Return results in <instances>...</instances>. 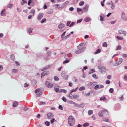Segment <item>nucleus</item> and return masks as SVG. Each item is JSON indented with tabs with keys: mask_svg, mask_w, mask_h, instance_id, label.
<instances>
[{
	"mask_svg": "<svg viewBox=\"0 0 127 127\" xmlns=\"http://www.w3.org/2000/svg\"><path fill=\"white\" fill-rule=\"evenodd\" d=\"M85 89V88L84 87L82 86L79 88V90L80 91H81L83 90H84Z\"/></svg>",
	"mask_w": 127,
	"mask_h": 127,
	"instance_id": "nucleus-25",
	"label": "nucleus"
},
{
	"mask_svg": "<svg viewBox=\"0 0 127 127\" xmlns=\"http://www.w3.org/2000/svg\"><path fill=\"white\" fill-rule=\"evenodd\" d=\"M47 117L48 119H51L52 118L54 115L53 113H48L47 115Z\"/></svg>",
	"mask_w": 127,
	"mask_h": 127,
	"instance_id": "nucleus-4",
	"label": "nucleus"
},
{
	"mask_svg": "<svg viewBox=\"0 0 127 127\" xmlns=\"http://www.w3.org/2000/svg\"><path fill=\"white\" fill-rule=\"evenodd\" d=\"M104 87V86L102 85H97L95 86L94 88L95 89L102 88Z\"/></svg>",
	"mask_w": 127,
	"mask_h": 127,
	"instance_id": "nucleus-6",
	"label": "nucleus"
},
{
	"mask_svg": "<svg viewBox=\"0 0 127 127\" xmlns=\"http://www.w3.org/2000/svg\"><path fill=\"white\" fill-rule=\"evenodd\" d=\"M75 119L74 117L72 115L69 116L68 118V122L69 125L73 126L75 123Z\"/></svg>",
	"mask_w": 127,
	"mask_h": 127,
	"instance_id": "nucleus-1",
	"label": "nucleus"
},
{
	"mask_svg": "<svg viewBox=\"0 0 127 127\" xmlns=\"http://www.w3.org/2000/svg\"><path fill=\"white\" fill-rule=\"evenodd\" d=\"M124 79L126 80H127V74H126L124 76Z\"/></svg>",
	"mask_w": 127,
	"mask_h": 127,
	"instance_id": "nucleus-63",
	"label": "nucleus"
},
{
	"mask_svg": "<svg viewBox=\"0 0 127 127\" xmlns=\"http://www.w3.org/2000/svg\"><path fill=\"white\" fill-rule=\"evenodd\" d=\"M92 76L93 77L96 79H97L98 78V77L97 76L96 74H93Z\"/></svg>",
	"mask_w": 127,
	"mask_h": 127,
	"instance_id": "nucleus-34",
	"label": "nucleus"
},
{
	"mask_svg": "<svg viewBox=\"0 0 127 127\" xmlns=\"http://www.w3.org/2000/svg\"><path fill=\"white\" fill-rule=\"evenodd\" d=\"M11 59L13 61H14L15 60V57L12 54L10 56Z\"/></svg>",
	"mask_w": 127,
	"mask_h": 127,
	"instance_id": "nucleus-26",
	"label": "nucleus"
},
{
	"mask_svg": "<svg viewBox=\"0 0 127 127\" xmlns=\"http://www.w3.org/2000/svg\"><path fill=\"white\" fill-rule=\"evenodd\" d=\"M43 14L42 13H40L37 17V19L39 20H41V18L43 17Z\"/></svg>",
	"mask_w": 127,
	"mask_h": 127,
	"instance_id": "nucleus-9",
	"label": "nucleus"
},
{
	"mask_svg": "<svg viewBox=\"0 0 127 127\" xmlns=\"http://www.w3.org/2000/svg\"><path fill=\"white\" fill-rule=\"evenodd\" d=\"M58 27L59 29H61L64 27V25L62 23H61L59 25Z\"/></svg>",
	"mask_w": 127,
	"mask_h": 127,
	"instance_id": "nucleus-16",
	"label": "nucleus"
},
{
	"mask_svg": "<svg viewBox=\"0 0 127 127\" xmlns=\"http://www.w3.org/2000/svg\"><path fill=\"white\" fill-rule=\"evenodd\" d=\"M59 6V4H56L54 5V6L56 8H57Z\"/></svg>",
	"mask_w": 127,
	"mask_h": 127,
	"instance_id": "nucleus-64",
	"label": "nucleus"
},
{
	"mask_svg": "<svg viewBox=\"0 0 127 127\" xmlns=\"http://www.w3.org/2000/svg\"><path fill=\"white\" fill-rule=\"evenodd\" d=\"M100 100L105 101L106 100V97L105 96H103L100 98Z\"/></svg>",
	"mask_w": 127,
	"mask_h": 127,
	"instance_id": "nucleus-28",
	"label": "nucleus"
},
{
	"mask_svg": "<svg viewBox=\"0 0 127 127\" xmlns=\"http://www.w3.org/2000/svg\"><path fill=\"white\" fill-rule=\"evenodd\" d=\"M83 45V43H81L79 46L77 47V48L78 49H84V50L85 49V48L84 47H83L82 46Z\"/></svg>",
	"mask_w": 127,
	"mask_h": 127,
	"instance_id": "nucleus-11",
	"label": "nucleus"
},
{
	"mask_svg": "<svg viewBox=\"0 0 127 127\" xmlns=\"http://www.w3.org/2000/svg\"><path fill=\"white\" fill-rule=\"evenodd\" d=\"M119 33L120 34H124V36H125L126 34V32L122 30H120L118 31Z\"/></svg>",
	"mask_w": 127,
	"mask_h": 127,
	"instance_id": "nucleus-8",
	"label": "nucleus"
},
{
	"mask_svg": "<svg viewBox=\"0 0 127 127\" xmlns=\"http://www.w3.org/2000/svg\"><path fill=\"white\" fill-rule=\"evenodd\" d=\"M33 29L32 28H30L28 30L29 32V33H31L32 32V30Z\"/></svg>",
	"mask_w": 127,
	"mask_h": 127,
	"instance_id": "nucleus-39",
	"label": "nucleus"
},
{
	"mask_svg": "<svg viewBox=\"0 0 127 127\" xmlns=\"http://www.w3.org/2000/svg\"><path fill=\"white\" fill-rule=\"evenodd\" d=\"M109 91L111 93H112L113 92V89L112 88H111L109 90Z\"/></svg>",
	"mask_w": 127,
	"mask_h": 127,
	"instance_id": "nucleus-45",
	"label": "nucleus"
},
{
	"mask_svg": "<svg viewBox=\"0 0 127 127\" xmlns=\"http://www.w3.org/2000/svg\"><path fill=\"white\" fill-rule=\"evenodd\" d=\"M89 124L88 123H85L84 124L83 126L84 127H86L89 126Z\"/></svg>",
	"mask_w": 127,
	"mask_h": 127,
	"instance_id": "nucleus-33",
	"label": "nucleus"
},
{
	"mask_svg": "<svg viewBox=\"0 0 127 127\" xmlns=\"http://www.w3.org/2000/svg\"><path fill=\"white\" fill-rule=\"evenodd\" d=\"M53 85L51 83H49L47 85V87L48 88H51L53 86Z\"/></svg>",
	"mask_w": 127,
	"mask_h": 127,
	"instance_id": "nucleus-18",
	"label": "nucleus"
},
{
	"mask_svg": "<svg viewBox=\"0 0 127 127\" xmlns=\"http://www.w3.org/2000/svg\"><path fill=\"white\" fill-rule=\"evenodd\" d=\"M47 6L46 4H44L43 6V8L44 9H47Z\"/></svg>",
	"mask_w": 127,
	"mask_h": 127,
	"instance_id": "nucleus-59",
	"label": "nucleus"
},
{
	"mask_svg": "<svg viewBox=\"0 0 127 127\" xmlns=\"http://www.w3.org/2000/svg\"><path fill=\"white\" fill-rule=\"evenodd\" d=\"M29 85L26 84V83L24 85V87H27L29 86Z\"/></svg>",
	"mask_w": 127,
	"mask_h": 127,
	"instance_id": "nucleus-61",
	"label": "nucleus"
},
{
	"mask_svg": "<svg viewBox=\"0 0 127 127\" xmlns=\"http://www.w3.org/2000/svg\"><path fill=\"white\" fill-rule=\"evenodd\" d=\"M35 10L34 9H32L31 10V12H30L31 13H32V14H33V16L35 14Z\"/></svg>",
	"mask_w": 127,
	"mask_h": 127,
	"instance_id": "nucleus-23",
	"label": "nucleus"
},
{
	"mask_svg": "<svg viewBox=\"0 0 127 127\" xmlns=\"http://www.w3.org/2000/svg\"><path fill=\"white\" fill-rule=\"evenodd\" d=\"M59 87L58 86H57V88L56 87H54V89H55V91L56 92H58L59 91Z\"/></svg>",
	"mask_w": 127,
	"mask_h": 127,
	"instance_id": "nucleus-30",
	"label": "nucleus"
},
{
	"mask_svg": "<svg viewBox=\"0 0 127 127\" xmlns=\"http://www.w3.org/2000/svg\"><path fill=\"white\" fill-rule=\"evenodd\" d=\"M82 19H80L79 20H78L77 21V23H80L81 22V21H82Z\"/></svg>",
	"mask_w": 127,
	"mask_h": 127,
	"instance_id": "nucleus-57",
	"label": "nucleus"
},
{
	"mask_svg": "<svg viewBox=\"0 0 127 127\" xmlns=\"http://www.w3.org/2000/svg\"><path fill=\"white\" fill-rule=\"evenodd\" d=\"M62 99L63 100V101L64 102H66V99L65 97H62Z\"/></svg>",
	"mask_w": 127,
	"mask_h": 127,
	"instance_id": "nucleus-46",
	"label": "nucleus"
},
{
	"mask_svg": "<svg viewBox=\"0 0 127 127\" xmlns=\"http://www.w3.org/2000/svg\"><path fill=\"white\" fill-rule=\"evenodd\" d=\"M59 108L61 110H63V109L62 106L61 105H59Z\"/></svg>",
	"mask_w": 127,
	"mask_h": 127,
	"instance_id": "nucleus-55",
	"label": "nucleus"
},
{
	"mask_svg": "<svg viewBox=\"0 0 127 127\" xmlns=\"http://www.w3.org/2000/svg\"><path fill=\"white\" fill-rule=\"evenodd\" d=\"M122 18L124 20H127V18H126L125 14L124 12H122Z\"/></svg>",
	"mask_w": 127,
	"mask_h": 127,
	"instance_id": "nucleus-12",
	"label": "nucleus"
},
{
	"mask_svg": "<svg viewBox=\"0 0 127 127\" xmlns=\"http://www.w3.org/2000/svg\"><path fill=\"white\" fill-rule=\"evenodd\" d=\"M112 6H111V8L112 9H114L115 8V5L112 2Z\"/></svg>",
	"mask_w": 127,
	"mask_h": 127,
	"instance_id": "nucleus-41",
	"label": "nucleus"
},
{
	"mask_svg": "<svg viewBox=\"0 0 127 127\" xmlns=\"http://www.w3.org/2000/svg\"><path fill=\"white\" fill-rule=\"evenodd\" d=\"M78 89V87L76 88L74 90L73 89V90H70V91L71 92H70V93L71 94L73 92H76L77 91V90Z\"/></svg>",
	"mask_w": 127,
	"mask_h": 127,
	"instance_id": "nucleus-27",
	"label": "nucleus"
},
{
	"mask_svg": "<svg viewBox=\"0 0 127 127\" xmlns=\"http://www.w3.org/2000/svg\"><path fill=\"white\" fill-rule=\"evenodd\" d=\"M121 49V46H119L117 48L116 50H120Z\"/></svg>",
	"mask_w": 127,
	"mask_h": 127,
	"instance_id": "nucleus-47",
	"label": "nucleus"
},
{
	"mask_svg": "<svg viewBox=\"0 0 127 127\" xmlns=\"http://www.w3.org/2000/svg\"><path fill=\"white\" fill-rule=\"evenodd\" d=\"M54 79L55 80L58 81L59 80V79L58 77L57 76H55L54 77Z\"/></svg>",
	"mask_w": 127,
	"mask_h": 127,
	"instance_id": "nucleus-44",
	"label": "nucleus"
},
{
	"mask_svg": "<svg viewBox=\"0 0 127 127\" xmlns=\"http://www.w3.org/2000/svg\"><path fill=\"white\" fill-rule=\"evenodd\" d=\"M61 92H63L64 93H66L67 92V91L63 89L62 90Z\"/></svg>",
	"mask_w": 127,
	"mask_h": 127,
	"instance_id": "nucleus-54",
	"label": "nucleus"
},
{
	"mask_svg": "<svg viewBox=\"0 0 127 127\" xmlns=\"http://www.w3.org/2000/svg\"><path fill=\"white\" fill-rule=\"evenodd\" d=\"M102 72H105V68L104 67L101 70Z\"/></svg>",
	"mask_w": 127,
	"mask_h": 127,
	"instance_id": "nucleus-49",
	"label": "nucleus"
},
{
	"mask_svg": "<svg viewBox=\"0 0 127 127\" xmlns=\"http://www.w3.org/2000/svg\"><path fill=\"white\" fill-rule=\"evenodd\" d=\"M82 10V9L80 8H78L77 9V11L78 12H80Z\"/></svg>",
	"mask_w": 127,
	"mask_h": 127,
	"instance_id": "nucleus-52",
	"label": "nucleus"
},
{
	"mask_svg": "<svg viewBox=\"0 0 127 127\" xmlns=\"http://www.w3.org/2000/svg\"><path fill=\"white\" fill-rule=\"evenodd\" d=\"M101 52V50L100 49H98L96 50L95 51V54H98Z\"/></svg>",
	"mask_w": 127,
	"mask_h": 127,
	"instance_id": "nucleus-17",
	"label": "nucleus"
},
{
	"mask_svg": "<svg viewBox=\"0 0 127 127\" xmlns=\"http://www.w3.org/2000/svg\"><path fill=\"white\" fill-rule=\"evenodd\" d=\"M69 62V61L68 60H66L64 61L63 63L64 64L68 63Z\"/></svg>",
	"mask_w": 127,
	"mask_h": 127,
	"instance_id": "nucleus-51",
	"label": "nucleus"
},
{
	"mask_svg": "<svg viewBox=\"0 0 127 127\" xmlns=\"http://www.w3.org/2000/svg\"><path fill=\"white\" fill-rule=\"evenodd\" d=\"M102 46L104 47H107V43L105 42L103 44Z\"/></svg>",
	"mask_w": 127,
	"mask_h": 127,
	"instance_id": "nucleus-36",
	"label": "nucleus"
},
{
	"mask_svg": "<svg viewBox=\"0 0 127 127\" xmlns=\"http://www.w3.org/2000/svg\"><path fill=\"white\" fill-rule=\"evenodd\" d=\"M55 119L54 118L52 119V120L51 121V124H52L55 121Z\"/></svg>",
	"mask_w": 127,
	"mask_h": 127,
	"instance_id": "nucleus-50",
	"label": "nucleus"
},
{
	"mask_svg": "<svg viewBox=\"0 0 127 127\" xmlns=\"http://www.w3.org/2000/svg\"><path fill=\"white\" fill-rule=\"evenodd\" d=\"M72 85V83L70 82H69V86L70 87H71Z\"/></svg>",
	"mask_w": 127,
	"mask_h": 127,
	"instance_id": "nucleus-62",
	"label": "nucleus"
},
{
	"mask_svg": "<svg viewBox=\"0 0 127 127\" xmlns=\"http://www.w3.org/2000/svg\"><path fill=\"white\" fill-rule=\"evenodd\" d=\"M53 12V9H48L47 11V13L49 14H52Z\"/></svg>",
	"mask_w": 127,
	"mask_h": 127,
	"instance_id": "nucleus-14",
	"label": "nucleus"
},
{
	"mask_svg": "<svg viewBox=\"0 0 127 127\" xmlns=\"http://www.w3.org/2000/svg\"><path fill=\"white\" fill-rule=\"evenodd\" d=\"M85 2L84 1H81L79 3V5L80 6H81L83 5L84 4Z\"/></svg>",
	"mask_w": 127,
	"mask_h": 127,
	"instance_id": "nucleus-21",
	"label": "nucleus"
},
{
	"mask_svg": "<svg viewBox=\"0 0 127 127\" xmlns=\"http://www.w3.org/2000/svg\"><path fill=\"white\" fill-rule=\"evenodd\" d=\"M98 68L100 70H101L104 67L103 66H102L101 65H99L98 67Z\"/></svg>",
	"mask_w": 127,
	"mask_h": 127,
	"instance_id": "nucleus-38",
	"label": "nucleus"
},
{
	"mask_svg": "<svg viewBox=\"0 0 127 127\" xmlns=\"http://www.w3.org/2000/svg\"><path fill=\"white\" fill-rule=\"evenodd\" d=\"M79 97L78 95H73V98L77 99Z\"/></svg>",
	"mask_w": 127,
	"mask_h": 127,
	"instance_id": "nucleus-31",
	"label": "nucleus"
},
{
	"mask_svg": "<svg viewBox=\"0 0 127 127\" xmlns=\"http://www.w3.org/2000/svg\"><path fill=\"white\" fill-rule=\"evenodd\" d=\"M74 9L73 7H71L69 8V10L71 11H73Z\"/></svg>",
	"mask_w": 127,
	"mask_h": 127,
	"instance_id": "nucleus-58",
	"label": "nucleus"
},
{
	"mask_svg": "<svg viewBox=\"0 0 127 127\" xmlns=\"http://www.w3.org/2000/svg\"><path fill=\"white\" fill-rule=\"evenodd\" d=\"M91 20V19L89 17H87L86 18L84 19L85 21L86 22H89Z\"/></svg>",
	"mask_w": 127,
	"mask_h": 127,
	"instance_id": "nucleus-19",
	"label": "nucleus"
},
{
	"mask_svg": "<svg viewBox=\"0 0 127 127\" xmlns=\"http://www.w3.org/2000/svg\"><path fill=\"white\" fill-rule=\"evenodd\" d=\"M69 97L71 99H73V95L71 93L69 94Z\"/></svg>",
	"mask_w": 127,
	"mask_h": 127,
	"instance_id": "nucleus-35",
	"label": "nucleus"
},
{
	"mask_svg": "<svg viewBox=\"0 0 127 127\" xmlns=\"http://www.w3.org/2000/svg\"><path fill=\"white\" fill-rule=\"evenodd\" d=\"M66 73L65 71H63L62 73V76L63 77V78L66 80H67L68 78V75H65V74H66Z\"/></svg>",
	"mask_w": 127,
	"mask_h": 127,
	"instance_id": "nucleus-2",
	"label": "nucleus"
},
{
	"mask_svg": "<svg viewBox=\"0 0 127 127\" xmlns=\"http://www.w3.org/2000/svg\"><path fill=\"white\" fill-rule=\"evenodd\" d=\"M18 104V103L17 102L14 101L13 103V107H15L17 106Z\"/></svg>",
	"mask_w": 127,
	"mask_h": 127,
	"instance_id": "nucleus-15",
	"label": "nucleus"
},
{
	"mask_svg": "<svg viewBox=\"0 0 127 127\" xmlns=\"http://www.w3.org/2000/svg\"><path fill=\"white\" fill-rule=\"evenodd\" d=\"M78 49L75 51V53L76 54H78L81 53L83 52L84 51V49Z\"/></svg>",
	"mask_w": 127,
	"mask_h": 127,
	"instance_id": "nucleus-5",
	"label": "nucleus"
},
{
	"mask_svg": "<svg viewBox=\"0 0 127 127\" xmlns=\"http://www.w3.org/2000/svg\"><path fill=\"white\" fill-rule=\"evenodd\" d=\"M68 103L69 104H75V102L72 101H69L68 102Z\"/></svg>",
	"mask_w": 127,
	"mask_h": 127,
	"instance_id": "nucleus-32",
	"label": "nucleus"
},
{
	"mask_svg": "<svg viewBox=\"0 0 127 127\" xmlns=\"http://www.w3.org/2000/svg\"><path fill=\"white\" fill-rule=\"evenodd\" d=\"M123 61V59L121 58H120L119 59V61L118 63H115L114 64V65L115 66H118L120 64H121Z\"/></svg>",
	"mask_w": 127,
	"mask_h": 127,
	"instance_id": "nucleus-3",
	"label": "nucleus"
},
{
	"mask_svg": "<svg viewBox=\"0 0 127 127\" xmlns=\"http://www.w3.org/2000/svg\"><path fill=\"white\" fill-rule=\"evenodd\" d=\"M5 10V9H4L2 11L1 14L2 16H5L6 15V13Z\"/></svg>",
	"mask_w": 127,
	"mask_h": 127,
	"instance_id": "nucleus-10",
	"label": "nucleus"
},
{
	"mask_svg": "<svg viewBox=\"0 0 127 127\" xmlns=\"http://www.w3.org/2000/svg\"><path fill=\"white\" fill-rule=\"evenodd\" d=\"M88 113L89 115H91L93 113V110H89L88 111Z\"/></svg>",
	"mask_w": 127,
	"mask_h": 127,
	"instance_id": "nucleus-24",
	"label": "nucleus"
},
{
	"mask_svg": "<svg viewBox=\"0 0 127 127\" xmlns=\"http://www.w3.org/2000/svg\"><path fill=\"white\" fill-rule=\"evenodd\" d=\"M45 124L46 126H48L50 125V123L49 122L47 121L45 122Z\"/></svg>",
	"mask_w": 127,
	"mask_h": 127,
	"instance_id": "nucleus-37",
	"label": "nucleus"
},
{
	"mask_svg": "<svg viewBox=\"0 0 127 127\" xmlns=\"http://www.w3.org/2000/svg\"><path fill=\"white\" fill-rule=\"evenodd\" d=\"M103 121L108 122H110V120L109 119L106 118H103Z\"/></svg>",
	"mask_w": 127,
	"mask_h": 127,
	"instance_id": "nucleus-20",
	"label": "nucleus"
},
{
	"mask_svg": "<svg viewBox=\"0 0 127 127\" xmlns=\"http://www.w3.org/2000/svg\"><path fill=\"white\" fill-rule=\"evenodd\" d=\"M18 71V69H13L12 70V72L13 73H15L17 72Z\"/></svg>",
	"mask_w": 127,
	"mask_h": 127,
	"instance_id": "nucleus-22",
	"label": "nucleus"
},
{
	"mask_svg": "<svg viewBox=\"0 0 127 127\" xmlns=\"http://www.w3.org/2000/svg\"><path fill=\"white\" fill-rule=\"evenodd\" d=\"M41 92L39 93H38V94H36V96L37 97H39L40 96V95H41Z\"/></svg>",
	"mask_w": 127,
	"mask_h": 127,
	"instance_id": "nucleus-48",
	"label": "nucleus"
},
{
	"mask_svg": "<svg viewBox=\"0 0 127 127\" xmlns=\"http://www.w3.org/2000/svg\"><path fill=\"white\" fill-rule=\"evenodd\" d=\"M32 2V0H29L28 1V5H30Z\"/></svg>",
	"mask_w": 127,
	"mask_h": 127,
	"instance_id": "nucleus-53",
	"label": "nucleus"
},
{
	"mask_svg": "<svg viewBox=\"0 0 127 127\" xmlns=\"http://www.w3.org/2000/svg\"><path fill=\"white\" fill-rule=\"evenodd\" d=\"M110 83V82L109 80H107L106 81V84H108Z\"/></svg>",
	"mask_w": 127,
	"mask_h": 127,
	"instance_id": "nucleus-56",
	"label": "nucleus"
},
{
	"mask_svg": "<svg viewBox=\"0 0 127 127\" xmlns=\"http://www.w3.org/2000/svg\"><path fill=\"white\" fill-rule=\"evenodd\" d=\"M12 4H9L7 5V7L11 8L12 7Z\"/></svg>",
	"mask_w": 127,
	"mask_h": 127,
	"instance_id": "nucleus-43",
	"label": "nucleus"
},
{
	"mask_svg": "<svg viewBox=\"0 0 127 127\" xmlns=\"http://www.w3.org/2000/svg\"><path fill=\"white\" fill-rule=\"evenodd\" d=\"M49 73V72L48 71H44L41 73V78L44 76L48 74Z\"/></svg>",
	"mask_w": 127,
	"mask_h": 127,
	"instance_id": "nucleus-7",
	"label": "nucleus"
},
{
	"mask_svg": "<svg viewBox=\"0 0 127 127\" xmlns=\"http://www.w3.org/2000/svg\"><path fill=\"white\" fill-rule=\"evenodd\" d=\"M46 20V19L45 18H44L42 19V20H41L40 21V22L41 23H43Z\"/></svg>",
	"mask_w": 127,
	"mask_h": 127,
	"instance_id": "nucleus-42",
	"label": "nucleus"
},
{
	"mask_svg": "<svg viewBox=\"0 0 127 127\" xmlns=\"http://www.w3.org/2000/svg\"><path fill=\"white\" fill-rule=\"evenodd\" d=\"M116 38L120 40H122L123 38L122 37H120L118 36H117Z\"/></svg>",
	"mask_w": 127,
	"mask_h": 127,
	"instance_id": "nucleus-29",
	"label": "nucleus"
},
{
	"mask_svg": "<svg viewBox=\"0 0 127 127\" xmlns=\"http://www.w3.org/2000/svg\"><path fill=\"white\" fill-rule=\"evenodd\" d=\"M22 1H23V2L21 3V4L22 5H23L24 3H26L27 2V1L25 0H22Z\"/></svg>",
	"mask_w": 127,
	"mask_h": 127,
	"instance_id": "nucleus-40",
	"label": "nucleus"
},
{
	"mask_svg": "<svg viewBox=\"0 0 127 127\" xmlns=\"http://www.w3.org/2000/svg\"><path fill=\"white\" fill-rule=\"evenodd\" d=\"M102 112L105 115H107L108 113L106 109H103L102 110Z\"/></svg>",
	"mask_w": 127,
	"mask_h": 127,
	"instance_id": "nucleus-13",
	"label": "nucleus"
},
{
	"mask_svg": "<svg viewBox=\"0 0 127 127\" xmlns=\"http://www.w3.org/2000/svg\"><path fill=\"white\" fill-rule=\"evenodd\" d=\"M66 32H64L62 34V36H61V37L62 38L63 37H64V35H65V33Z\"/></svg>",
	"mask_w": 127,
	"mask_h": 127,
	"instance_id": "nucleus-60",
	"label": "nucleus"
}]
</instances>
